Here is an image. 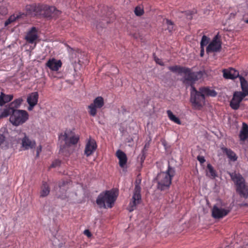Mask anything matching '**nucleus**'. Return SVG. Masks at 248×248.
Returning <instances> with one entry per match:
<instances>
[{
	"label": "nucleus",
	"instance_id": "obj_7",
	"mask_svg": "<svg viewBox=\"0 0 248 248\" xmlns=\"http://www.w3.org/2000/svg\"><path fill=\"white\" fill-rule=\"evenodd\" d=\"M190 101L195 107H202L205 102V97L203 93H201L200 89L197 91L193 86H191Z\"/></svg>",
	"mask_w": 248,
	"mask_h": 248
},
{
	"label": "nucleus",
	"instance_id": "obj_49",
	"mask_svg": "<svg viewBox=\"0 0 248 248\" xmlns=\"http://www.w3.org/2000/svg\"><path fill=\"white\" fill-rule=\"evenodd\" d=\"M39 152H36V157H38L39 156Z\"/></svg>",
	"mask_w": 248,
	"mask_h": 248
},
{
	"label": "nucleus",
	"instance_id": "obj_19",
	"mask_svg": "<svg viewBox=\"0 0 248 248\" xmlns=\"http://www.w3.org/2000/svg\"><path fill=\"white\" fill-rule=\"evenodd\" d=\"M223 77L226 79H234L239 76V72L233 68L223 69Z\"/></svg>",
	"mask_w": 248,
	"mask_h": 248
},
{
	"label": "nucleus",
	"instance_id": "obj_20",
	"mask_svg": "<svg viewBox=\"0 0 248 248\" xmlns=\"http://www.w3.org/2000/svg\"><path fill=\"white\" fill-rule=\"evenodd\" d=\"M116 156L119 159V164L121 168H124L127 162V157L126 154L121 150H118L116 153Z\"/></svg>",
	"mask_w": 248,
	"mask_h": 248
},
{
	"label": "nucleus",
	"instance_id": "obj_22",
	"mask_svg": "<svg viewBox=\"0 0 248 248\" xmlns=\"http://www.w3.org/2000/svg\"><path fill=\"white\" fill-rule=\"evenodd\" d=\"M236 190L241 197L245 199L248 197V186L246 181L236 187Z\"/></svg>",
	"mask_w": 248,
	"mask_h": 248
},
{
	"label": "nucleus",
	"instance_id": "obj_50",
	"mask_svg": "<svg viewBox=\"0 0 248 248\" xmlns=\"http://www.w3.org/2000/svg\"><path fill=\"white\" fill-rule=\"evenodd\" d=\"M245 22L248 24V19L245 20Z\"/></svg>",
	"mask_w": 248,
	"mask_h": 248
},
{
	"label": "nucleus",
	"instance_id": "obj_39",
	"mask_svg": "<svg viewBox=\"0 0 248 248\" xmlns=\"http://www.w3.org/2000/svg\"><path fill=\"white\" fill-rule=\"evenodd\" d=\"M166 24L167 26V29L170 31L171 32L173 30L174 28V25L172 21L169 19L166 20Z\"/></svg>",
	"mask_w": 248,
	"mask_h": 248
},
{
	"label": "nucleus",
	"instance_id": "obj_23",
	"mask_svg": "<svg viewBox=\"0 0 248 248\" xmlns=\"http://www.w3.org/2000/svg\"><path fill=\"white\" fill-rule=\"evenodd\" d=\"M236 190L241 197L245 199L248 197V186L246 181L236 187Z\"/></svg>",
	"mask_w": 248,
	"mask_h": 248
},
{
	"label": "nucleus",
	"instance_id": "obj_24",
	"mask_svg": "<svg viewBox=\"0 0 248 248\" xmlns=\"http://www.w3.org/2000/svg\"><path fill=\"white\" fill-rule=\"evenodd\" d=\"M36 142L34 140H31L27 136H25L22 140V146L25 150H28L29 148L32 149L35 147Z\"/></svg>",
	"mask_w": 248,
	"mask_h": 248
},
{
	"label": "nucleus",
	"instance_id": "obj_26",
	"mask_svg": "<svg viewBox=\"0 0 248 248\" xmlns=\"http://www.w3.org/2000/svg\"><path fill=\"white\" fill-rule=\"evenodd\" d=\"M222 150L225 153L227 157L232 161H235L237 159V156L236 154L231 149H228L226 147L222 148Z\"/></svg>",
	"mask_w": 248,
	"mask_h": 248
},
{
	"label": "nucleus",
	"instance_id": "obj_4",
	"mask_svg": "<svg viewBox=\"0 0 248 248\" xmlns=\"http://www.w3.org/2000/svg\"><path fill=\"white\" fill-rule=\"evenodd\" d=\"M141 202V187L139 184L135 186L133 194L127 207L128 210L131 212L136 209L137 206Z\"/></svg>",
	"mask_w": 248,
	"mask_h": 248
},
{
	"label": "nucleus",
	"instance_id": "obj_34",
	"mask_svg": "<svg viewBox=\"0 0 248 248\" xmlns=\"http://www.w3.org/2000/svg\"><path fill=\"white\" fill-rule=\"evenodd\" d=\"M169 69L173 72H177L179 74H184L186 67H181L180 66L175 65L174 66H170Z\"/></svg>",
	"mask_w": 248,
	"mask_h": 248
},
{
	"label": "nucleus",
	"instance_id": "obj_17",
	"mask_svg": "<svg viewBox=\"0 0 248 248\" xmlns=\"http://www.w3.org/2000/svg\"><path fill=\"white\" fill-rule=\"evenodd\" d=\"M231 179L233 182L236 187L244 183L246 180L242 175L239 173L236 172H232L229 173Z\"/></svg>",
	"mask_w": 248,
	"mask_h": 248
},
{
	"label": "nucleus",
	"instance_id": "obj_32",
	"mask_svg": "<svg viewBox=\"0 0 248 248\" xmlns=\"http://www.w3.org/2000/svg\"><path fill=\"white\" fill-rule=\"evenodd\" d=\"M240 80L243 91L242 94L246 97L248 95V83L242 77H240Z\"/></svg>",
	"mask_w": 248,
	"mask_h": 248
},
{
	"label": "nucleus",
	"instance_id": "obj_13",
	"mask_svg": "<svg viewBox=\"0 0 248 248\" xmlns=\"http://www.w3.org/2000/svg\"><path fill=\"white\" fill-rule=\"evenodd\" d=\"M43 5L32 4L31 5H27L25 7L27 14L37 16L42 15V8Z\"/></svg>",
	"mask_w": 248,
	"mask_h": 248
},
{
	"label": "nucleus",
	"instance_id": "obj_21",
	"mask_svg": "<svg viewBox=\"0 0 248 248\" xmlns=\"http://www.w3.org/2000/svg\"><path fill=\"white\" fill-rule=\"evenodd\" d=\"M236 190L241 197L245 199L248 197V186L246 181L236 187Z\"/></svg>",
	"mask_w": 248,
	"mask_h": 248
},
{
	"label": "nucleus",
	"instance_id": "obj_37",
	"mask_svg": "<svg viewBox=\"0 0 248 248\" xmlns=\"http://www.w3.org/2000/svg\"><path fill=\"white\" fill-rule=\"evenodd\" d=\"M68 183L69 182L68 181H63L62 182H60L59 184L60 189H62L64 193H65L68 188L67 185L68 184Z\"/></svg>",
	"mask_w": 248,
	"mask_h": 248
},
{
	"label": "nucleus",
	"instance_id": "obj_5",
	"mask_svg": "<svg viewBox=\"0 0 248 248\" xmlns=\"http://www.w3.org/2000/svg\"><path fill=\"white\" fill-rule=\"evenodd\" d=\"M23 101L21 97L14 100L2 110L0 114V119L3 118H6L10 115L12 112H14L17 110V108H19Z\"/></svg>",
	"mask_w": 248,
	"mask_h": 248
},
{
	"label": "nucleus",
	"instance_id": "obj_11",
	"mask_svg": "<svg viewBox=\"0 0 248 248\" xmlns=\"http://www.w3.org/2000/svg\"><path fill=\"white\" fill-rule=\"evenodd\" d=\"M221 48V42L218 38V35H216L206 48L207 53L219 51Z\"/></svg>",
	"mask_w": 248,
	"mask_h": 248
},
{
	"label": "nucleus",
	"instance_id": "obj_36",
	"mask_svg": "<svg viewBox=\"0 0 248 248\" xmlns=\"http://www.w3.org/2000/svg\"><path fill=\"white\" fill-rule=\"evenodd\" d=\"M24 14H20V15H13L10 16L9 18L5 22V26H6L14 21H16V19L20 18L22 15Z\"/></svg>",
	"mask_w": 248,
	"mask_h": 248
},
{
	"label": "nucleus",
	"instance_id": "obj_10",
	"mask_svg": "<svg viewBox=\"0 0 248 248\" xmlns=\"http://www.w3.org/2000/svg\"><path fill=\"white\" fill-rule=\"evenodd\" d=\"M97 145L96 141L91 137L87 140L84 149V155L87 156L92 155L97 149Z\"/></svg>",
	"mask_w": 248,
	"mask_h": 248
},
{
	"label": "nucleus",
	"instance_id": "obj_8",
	"mask_svg": "<svg viewBox=\"0 0 248 248\" xmlns=\"http://www.w3.org/2000/svg\"><path fill=\"white\" fill-rule=\"evenodd\" d=\"M11 114L10 120L12 124H23L29 118L28 112L24 110H17Z\"/></svg>",
	"mask_w": 248,
	"mask_h": 248
},
{
	"label": "nucleus",
	"instance_id": "obj_41",
	"mask_svg": "<svg viewBox=\"0 0 248 248\" xmlns=\"http://www.w3.org/2000/svg\"><path fill=\"white\" fill-rule=\"evenodd\" d=\"M61 161L59 160H55L51 164L50 168H55L61 165Z\"/></svg>",
	"mask_w": 248,
	"mask_h": 248
},
{
	"label": "nucleus",
	"instance_id": "obj_40",
	"mask_svg": "<svg viewBox=\"0 0 248 248\" xmlns=\"http://www.w3.org/2000/svg\"><path fill=\"white\" fill-rule=\"evenodd\" d=\"M135 14L138 16H140L143 15L144 11L143 8L140 7L138 6L136 7L135 11Z\"/></svg>",
	"mask_w": 248,
	"mask_h": 248
},
{
	"label": "nucleus",
	"instance_id": "obj_38",
	"mask_svg": "<svg viewBox=\"0 0 248 248\" xmlns=\"http://www.w3.org/2000/svg\"><path fill=\"white\" fill-rule=\"evenodd\" d=\"M209 39L205 35H203L201 41V47H203L206 46L209 42Z\"/></svg>",
	"mask_w": 248,
	"mask_h": 248
},
{
	"label": "nucleus",
	"instance_id": "obj_6",
	"mask_svg": "<svg viewBox=\"0 0 248 248\" xmlns=\"http://www.w3.org/2000/svg\"><path fill=\"white\" fill-rule=\"evenodd\" d=\"M184 82L186 83L190 84L191 86L196 81L202 78L203 73L202 71L192 72L190 69L186 68L184 73Z\"/></svg>",
	"mask_w": 248,
	"mask_h": 248
},
{
	"label": "nucleus",
	"instance_id": "obj_3",
	"mask_svg": "<svg viewBox=\"0 0 248 248\" xmlns=\"http://www.w3.org/2000/svg\"><path fill=\"white\" fill-rule=\"evenodd\" d=\"M59 140L63 141L64 143L61 145V149L64 150L67 148L75 146L78 142L79 136L76 135L71 130H66L59 136Z\"/></svg>",
	"mask_w": 248,
	"mask_h": 248
},
{
	"label": "nucleus",
	"instance_id": "obj_48",
	"mask_svg": "<svg viewBox=\"0 0 248 248\" xmlns=\"http://www.w3.org/2000/svg\"><path fill=\"white\" fill-rule=\"evenodd\" d=\"M42 151V146L41 145L39 146L37 148L36 152L40 153Z\"/></svg>",
	"mask_w": 248,
	"mask_h": 248
},
{
	"label": "nucleus",
	"instance_id": "obj_35",
	"mask_svg": "<svg viewBox=\"0 0 248 248\" xmlns=\"http://www.w3.org/2000/svg\"><path fill=\"white\" fill-rule=\"evenodd\" d=\"M167 113L168 114L169 118L172 122L177 124H180V121L179 118L177 117L175 115H174L171 110H168L167 111Z\"/></svg>",
	"mask_w": 248,
	"mask_h": 248
},
{
	"label": "nucleus",
	"instance_id": "obj_44",
	"mask_svg": "<svg viewBox=\"0 0 248 248\" xmlns=\"http://www.w3.org/2000/svg\"><path fill=\"white\" fill-rule=\"evenodd\" d=\"M154 60H155V62L158 64H159L160 65H164V63L162 62V60L161 59L157 58L156 57H154Z\"/></svg>",
	"mask_w": 248,
	"mask_h": 248
},
{
	"label": "nucleus",
	"instance_id": "obj_16",
	"mask_svg": "<svg viewBox=\"0 0 248 248\" xmlns=\"http://www.w3.org/2000/svg\"><path fill=\"white\" fill-rule=\"evenodd\" d=\"M39 97L38 93L36 92L31 93L28 96L27 101L29 105V110H31L37 104Z\"/></svg>",
	"mask_w": 248,
	"mask_h": 248
},
{
	"label": "nucleus",
	"instance_id": "obj_45",
	"mask_svg": "<svg viewBox=\"0 0 248 248\" xmlns=\"http://www.w3.org/2000/svg\"><path fill=\"white\" fill-rule=\"evenodd\" d=\"M84 234H86L87 236H88V237H90L91 236V232H89V230H85L84 231Z\"/></svg>",
	"mask_w": 248,
	"mask_h": 248
},
{
	"label": "nucleus",
	"instance_id": "obj_47",
	"mask_svg": "<svg viewBox=\"0 0 248 248\" xmlns=\"http://www.w3.org/2000/svg\"><path fill=\"white\" fill-rule=\"evenodd\" d=\"M201 53H200V55L201 57H202L204 55V48L203 47H201Z\"/></svg>",
	"mask_w": 248,
	"mask_h": 248
},
{
	"label": "nucleus",
	"instance_id": "obj_31",
	"mask_svg": "<svg viewBox=\"0 0 248 248\" xmlns=\"http://www.w3.org/2000/svg\"><path fill=\"white\" fill-rule=\"evenodd\" d=\"M5 128L3 129L1 128L0 130V146H1L2 148H7L8 146V144L5 140Z\"/></svg>",
	"mask_w": 248,
	"mask_h": 248
},
{
	"label": "nucleus",
	"instance_id": "obj_1",
	"mask_svg": "<svg viewBox=\"0 0 248 248\" xmlns=\"http://www.w3.org/2000/svg\"><path fill=\"white\" fill-rule=\"evenodd\" d=\"M175 173L174 169L169 165L167 170L166 171L160 172L157 176V189L161 191L168 190Z\"/></svg>",
	"mask_w": 248,
	"mask_h": 248
},
{
	"label": "nucleus",
	"instance_id": "obj_25",
	"mask_svg": "<svg viewBox=\"0 0 248 248\" xmlns=\"http://www.w3.org/2000/svg\"><path fill=\"white\" fill-rule=\"evenodd\" d=\"M50 188L49 185L46 182L43 181L40 188V197H46L50 193Z\"/></svg>",
	"mask_w": 248,
	"mask_h": 248
},
{
	"label": "nucleus",
	"instance_id": "obj_14",
	"mask_svg": "<svg viewBox=\"0 0 248 248\" xmlns=\"http://www.w3.org/2000/svg\"><path fill=\"white\" fill-rule=\"evenodd\" d=\"M230 212V210L218 207L215 205L212 210V217L215 218H221L227 216Z\"/></svg>",
	"mask_w": 248,
	"mask_h": 248
},
{
	"label": "nucleus",
	"instance_id": "obj_42",
	"mask_svg": "<svg viewBox=\"0 0 248 248\" xmlns=\"http://www.w3.org/2000/svg\"><path fill=\"white\" fill-rule=\"evenodd\" d=\"M61 13V12L59 10H57L55 8V11L54 14H52V16L51 17L52 18H57Z\"/></svg>",
	"mask_w": 248,
	"mask_h": 248
},
{
	"label": "nucleus",
	"instance_id": "obj_12",
	"mask_svg": "<svg viewBox=\"0 0 248 248\" xmlns=\"http://www.w3.org/2000/svg\"><path fill=\"white\" fill-rule=\"evenodd\" d=\"M245 97L241 92H235L234 93L233 97L230 102V106L233 109H237L240 106V104Z\"/></svg>",
	"mask_w": 248,
	"mask_h": 248
},
{
	"label": "nucleus",
	"instance_id": "obj_18",
	"mask_svg": "<svg viewBox=\"0 0 248 248\" xmlns=\"http://www.w3.org/2000/svg\"><path fill=\"white\" fill-rule=\"evenodd\" d=\"M37 30L35 27H32L28 32L25 39L28 42L32 44L37 39Z\"/></svg>",
	"mask_w": 248,
	"mask_h": 248
},
{
	"label": "nucleus",
	"instance_id": "obj_51",
	"mask_svg": "<svg viewBox=\"0 0 248 248\" xmlns=\"http://www.w3.org/2000/svg\"><path fill=\"white\" fill-rule=\"evenodd\" d=\"M242 124H246L245 123H243Z\"/></svg>",
	"mask_w": 248,
	"mask_h": 248
},
{
	"label": "nucleus",
	"instance_id": "obj_27",
	"mask_svg": "<svg viewBox=\"0 0 248 248\" xmlns=\"http://www.w3.org/2000/svg\"><path fill=\"white\" fill-rule=\"evenodd\" d=\"M43 7L42 14L44 15L46 17H51L53 15L52 14H54L55 11V7L53 6L48 7L44 5Z\"/></svg>",
	"mask_w": 248,
	"mask_h": 248
},
{
	"label": "nucleus",
	"instance_id": "obj_9",
	"mask_svg": "<svg viewBox=\"0 0 248 248\" xmlns=\"http://www.w3.org/2000/svg\"><path fill=\"white\" fill-rule=\"evenodd\" d=\"M104 105V99L101 96H98L95 98L93 103L88 106V111L89 114L94 116L97 113V109L101 108Z\"/></svg>",
	"mask_w": 248,
	"mask_h": 248
},
{
	"label": "nucleus",
	"instance_id": "obj_2",
	"mask_svg": "<svg viewBox=\"0 0 248 248\" xmlns=\"http://www.w3.org/2000/svg\"><path fill=\"white\" fill-rule=\"evenodd\" d=\"M118 193L114 190H106L101 193L97 197L96 204L100 208H111L118 197Z\"/></svg>",
	"mask_w": 248,
	"mask_h": 248
},
{
	"label": "nucleus",
	"instance_id": "obj_30",
	"mask_svg": "<svg viewBox=\"0 0 248 248\" xmlns=\"http://www.w3.org/2000/svg\"><path fill=\"white\" fill-rule=\"evenodd\" d=\"M201 93H203L204 96H210L214 97L217 95L216 92L213 89H210L208 87H204L200 88Z\"/></svg>",
	"mask_w": 248,
	"mask_h": 248
},
{
	"label": "nucleus",
	"instance_id": "obj_33",
	"mask_svg": "<svg viewBox=\"0 0 248 248\" xmlns=\"http://www.w3.org/2000/svg\"><path fill=\"white\" fill-rule=\"evenodd\" d=\"M208 171H206V175L210 178L213 179L217 176L216 170L210 164H208L207 166Z\"/></svg>",
	"mask_w": 248,
	"mask_h": 248
},
{
	"label": "nucleus",
	"instance_id": "obj_43",
	"mask_svg": "<svg viewBox=\"0 0 248 248\" xmlns=\"http://www.w3.org/2000/svg\"><path fill=\"white\" fill-rule=\"evenodd\" d=\"M197 159L201 164H203L205 162V159H204V157L202 156H198Z\"/></svg>",
	"mask_w": 248,
	"mask_h": 248
},
{
	"label": "nucleus",
	"instance_id": "obj_15",
	"mask_svg": "<svg viewBox=\"0 0 248 248\" xmlns=\"http://www.w3.org/2000/svg\"><path fill=\"white\" fill-rule=\"evenodd\" d=\"M46 66L51 71L57 72L62 66V62L60 60L54 58L49 59L46 63Z\"/></svg>",
	"mask_w": 248,
	"mask_h": 248
},
{
	"label": "nucleus",
	"instance_id": "obj_28",
	"mask_svg": "<svg viewBox=\"0 0 248 248\" xmlns=\"http://www.w3.org/2000/svg\"><path fill=\"white\" fill-rule=\"evenodd\" d=\"M13 97L12 94H5L1 92L0 95V106H2L4 104L11 101Z\"/></svg>",
	"mask_w": 248,
	"mask_h": 248
},
{
	"label": "nucleus",
	"instance_id": "obj_46",
	"mask_svg": "<svg viewBox=\"0 0 248 248\" xmlns=\"http://www.w3.org/2000/svg\"><path fill=\"white\" fill-rule=\"evenodd\" d=\"M184 13L186 15L187 18L191 19V14L190 13V12H185Z\"/></svg>",
	"mask_w": 248,
	"mask_h": 248
},
{
	"label": "nucleus",
	"instance_id": "obj_29",
	"mask_svg": "<svg viewBox=\"0 0 248 248\" xmlns=\"http://www.w3.org/2000/svg\"><path fill=\"white\" fill-rule=\"evenodd\" d=\"M240 140L245 141L248 138V125H243L239 135Z\"/></svg>",
	"mask_w": 248,
	"mask_h": 248
}]
</instances>
